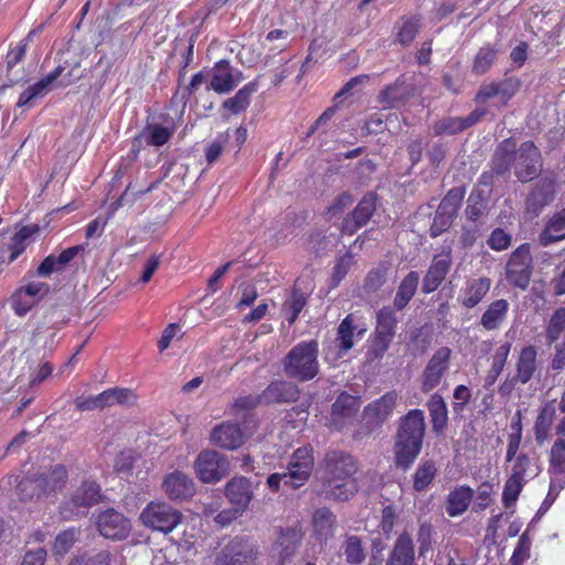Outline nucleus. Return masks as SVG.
I'll return each instance as SVG.
<instances>
[{
    "instance_id": "obj_1",
    "label": "nucleus",
    "mask_w": 565,
    "mask_h": 565,
    "mask_svg": "<svg viewBox=\"0 0 565 565\" xmlns=\"http://www.w3.org/2000/svg\"><path fill=\"white\" fill-rule=\"evenodd\" d=\"M359 466L355 458L342 450H330L320 466L324 492L335 500H348L356 492L354 475Z\"/></svg>"
},
{
    "instance_id": "obj_2",
    "label": "nucleus",
    "mask_w": 565,
    "mask_h": 565,
    "mask_svg": "<svg viewBox=\"0 0 565 565\" xmlns=\"http://www.w3.org/2000/svg\"><path fill=\"white\" fill-rule=\"evenodd\" d=\"M425 434L424 412L413 409L402 419L394 446L395 462L408 469L419 455Z\"/></svg>"
},
{
    "instance_id": "obj_3",
    "label": "nucleus",
    "mask_w": 565,
    "mask_h": 565,
    "mask_svg": "<svg viewBox=\"0 0 565 565\" xmlns=\"http://www.w3.org/2000/svg\"><path fill=\"white\" fill-rule=\"evenodd\" d=\"M511 142L503 141L495 152V170L498 173L508 171L513 162L515 175L521 182L534 179L541 171V152L533 142H523L513 154L510 152Z\"/></svg>"
},
{
    "instance_id": "obj_4",
    "label": "nucleus",
    "mask_w": 565,
    "mask_h": 565,
    "mask_svg": "<svg viewBox=\"0 0 565 565\" xmlns=\"http://www.w3.org/2000/svg\"><path fill=\"white\" fill-rule=\"evenodd\" d=\"M318 351L316 341L298 343L285 358L286 374L298 381L313 379L319 372Z\"/></svg>"
},
{
    "instance_id": "obj_5",
    "label": "nucleus",
    "mask_w": 565,
    "mask_h": 565,
    "mask_svg": "<svg viewBox=\"0 0 565 565\" xmlns=\"http://www.w3.org/2000/svg\"><path fill=\"white\" fill-rule=\"evenodd\" d=\"M181 519V513L164 502H150L140 514L145 526L163 533L172 532Z\"/></svg>"
},
{
    "instance_id": "obj_6",
    "label": "nucleus",
    "mask_w": 565,
    "mask_h": 565,
    "mask_svg": "<svg viewBox=\"0 0 565 565\" xmlns=\"http://www.w3.org/2000/svg\"><path fill=\"white\" fill-rule=\"evenodd\" d=\"M99 499V486L94 481H84L73 491L70 499L62 504V514L66 519L83 515L86 513L88 508L98 503Z\"/></svg>"
},
{
    "instance_id": "obj_7",
    "label": "nucleus",
    "mask_w": 565,
    "mask_h": 565,
    "mask_svg": "<svg viewBox=\"0 0 565 565\" xmlns=\"http://www.w3.org/2000/svg\"><path fill=\"white\" fill-rule=\"evenodd\" d=\"M194 469L202 482L215 483L228 473L230 466L223 455L215 450H204L199 454Z\"/></svg>"
},
{
    "instance_id": "obj_8",
    "label": "nucleus",
    "mask_w": 565,
    "mask_h": 565,
    "mask_svg": "<svg viewBox=\"0 0 565 565\" xmlns=\"http://www.w3.org/2000/svg\"><path fill=\"white\" fill-rule=\"evenodd\" d=\"M532 275V256L529 244L520 245L507 264V279L515 287L525 289Z\"/></svg>"
},
{
    "instance_id": "obj_9",
    "label": "nucleus",
    "mask_w": 565,
    "mask_h": 565,
    "mask_svg": "<svg viewBox=\"0 0 565 565\" xmlns=\"http://www.w3.org/2000/svg\"><path fill=\"white\" fill-rule=\"evenodd\" d=\"M313 465V449L311 446H303L294 451L286 471L289 475V480L294 482V489L303 486L308 481Z\"/></svg>"
},
{
    "instance_id": "obj_10",
    "label": "nucleus",
    "mask_w": 565,
    "mask_h": 565,
    "mask_svg": "<svg viewBox=\"0 0 565 565\" xmlns=\"http://www.w3.org/2000/svg\"><path fill=\"white\" fill-rule=\"evenodd\" d=\"M451 350L447 347L438 349L429 359L422 376V388L424 392H430L436 388L444 374L449 367Z\"/></svg>"
},
{
    "instance_id": "obj_11",
    "label": "nucleus",
    "mask_w": 565,
    "mask_h": 565,
    "mask_svg": "<svg viewBox=\"0 0 565 565\" xmlns=\"http://www.w3.org/2000/svg\"><path fill=\"white\" fill-rule=\"evenodd\" d=\"M96 524L103 536L113 540L126 539L131 530L129 520L114 509L100 512Z\"/></svg>"
},
{
    "instance_id": "obj_12",
    "label": "nucleus",
    "mask_w": 565,
    "mask_h": 565,
    "mask_svg": "<svg viewBox=\"0 0 565 565\" xmlns=\"http://www.w3.org/2000/svg\"><path fill=\"white\" fill-rule=\"evenodd\" d=\"M451 264V249L449 247L445 248L440 254L434 256L423 280V291L425 294H430L440 286L449 273Z\"/></svg>"
},
{
    "instance_id": "obj_13",
    "label": "nucleus",
    "mask_w": 565,
    "mask_h": 565,
    "mask_svg": "<svg viewBox=\"0 0 565 565\" xmlns=\"http://www.w3.org/2000/svg\"><path fill=\"white\" fill-rule=\"evenodd\" d=\"M243 79L244 76L241 71L233 68L226 61H220L212 70L210 88L217 94H226Z\"/></svg>"
},
{
    "instance_id": "obj_14",
    "label": "nucleus",
    "mask_w": 565,
    "mask_h": 565,
    "mask_svg": "<svg viewBox=\"0 0 565 565\" xmlns=\"http://www.w3.org/2000/svg\"><path fill=\"white\" fill-rule=\"evenodd\" d=\"M375 210V195L369 193L362 198L352 214L348 215L342 223V231L352 235L364 226Z\"/></svg>"
},
{
    "instance_id": "obj_15",
    "label": "nucleus",
    "mask_w": 565,
    "mask_h": 565,
    "mask_svg": "<svg viewBox=\"0 0 565 565\" xmlns=\"http://www.w3.org/2000/svg\"><path fill=\"white\" fill-rule=\"evenodd\" d=\"M554 180L548 178L540 180L526 200V212L532 216H537L540 212L554 200Z\"/></svg>"
},
{
    "instance_id": "obj_16",
    "label": "nucleus",
    "mask_w": 565,
    "mask_h": 565,
    "mask_svg": "<svg viewBox=\"0 0 565 565\" xmlns=\"http://www.w3.org/2000/svg\"><path fill=\"white\" fill-rule=\"evenodd\" d=\"M162 489L171 500H184L195 492L193 480L181 471H173L166 476Z\"/></svg>"
},
{
    "instance_id": "obj_17",
    "label": "nucleus",
    "mask_w": 565,
    "mask_h": 565,
    "mask_svg": "<svg viewBox=\"0 0 565 565\" xmlns=\"http://www.w3.org/2000/svg\"><path fill=\"white\" fill-rule=\"evenodd\" d=\"M211 441L227 450H235L245 443V435L232 423H222L211 431Z\"/></svg>"
},
{
    "instance_id": "obj_18",
    "label": "nucleus",
    "mask_w": 565,
    "mask_h": 565,
    "mask_svg": "<svg viewBox=\"0 0 565 565\" xmlns=\"http://www.w3.org/2000/svg\"><path fill=\"white\" fill-rule=\"evenodd\" d=\"M254 553L242 541H232L217 555L215 565H253Z\"/></svg>"
},
{
    "instance_id": "obj_19",
    "label": "nucleus",
    "mask_w": 565,
    "mask_h": 565,
    "mask_svg": "<svg viewBox=\"0 0 565 565\" xmlns=\"http://www.w3.org/2000/svg\"><path fill=\"white\" fill-rule=\"evenodd\" d=\"M225 495L234 507L245 511L253 498L250 481L245 477L231 479L225 487Z\"/></svg>"
},
{
    "instance_id": "obj_20",
    "label": "nucleus",
    "mask_w": 565,
    "mask_h": 565,
    "mask_svg": "<svg viewBox=\"0 0 565 565\" xmlns=\"http://www.w3.org/2000/svg\"><path fill=\"white\" fill-rule=\"evenodd\" d=\"M63 68L61 66L53 70L51 73H49L44 78L40 79L35 84L29 86L19 97L18 106L19 107H31L33 106L34 102L39 98L44 97L52 84L60 77L62 74Z\"/></svg>"
},
{
    "instance_id": "obj_21",
    "label": "nucleus",
    "mask_w": 565,
    "mask_h": 565,
    "mask_svg": "<svg viewBox=\"0 0 565 565\" xmlns=\"http://www.w3.org/2000/svg\"><path fill=\"white\" fill-rule=\"evenodd\" d=\"M396 401L397 394L395 392L384 394L365 407L364 418L375 425L383 423L392 415Z\"/></svg>"
},
{
    "instance_id": "obj_22",
    "label": "nucleus",
    "mask_w": 565,
    "mask_h": 565,
    "mask_svg": "<svg viewBox=\"0 0 565 565\" xmlns=\"http://www.w3.org/2000/svg\"><path fill=\"white\" fill-rule=\"evenodd\" d=\"M365 331V328H358L353 315H348L338 327L337 342L340 353L350 351L354 345V337L361 339Z\"/></svg>"
},
{
    "instance_id": "obj_23",
    "label": "nucleus",
    "mask_w": 565,
    "mask_h": 565,
    "mask_svg": "<svg viewBox=\"0 0 565 565\" xmlns=\"http://www.w3.org/2000/svg\"><path fill=\"white\" fill-rule=\"evenodd\" d=\"M386 565H416L414 545L409 534L403 533L397 537Z\"/></svg>"
},
{
    "instance_id": "obj_24",
    "label": "nucleus",
    "mask_w": 565,
    "mask_h": 565,
    "mask_svg": "<svg viewBox=\"0 0 565 565\" xmlns=\"http://www.w3.org/2000/svg\"><path fill=\"white\" fill-rule=\"evenodd\" d=\"M537 351L533 345H526L521 349L516 364L515 379L522 384L527 383L536 371Z\"/></svg>"
},
{
    "instance_id": "obj_25",
    "label": "nucleus",
    "mask_w": 565,
    "mask_h": 565,
    "mask_svg": "<svg viewBox=\"0 0 565 565\" xmlns=\"http://www.w3.org/2000/svg\"><path fill=\"white\" fill-rule=\"evenodd\" d=\"M565 239V207L554 213L539 236L541 245L548 246Z\"/></svg>"
},
{
    "instance_id": "obj_26",
    "label": "nucleus",
    "mask_w": 565,
    "mask_h": 565,
    "mask_svg": "<svg viewBox=\"0 0 565 565\" xmlns=\"http://www.w3.org/2000/svg\"><path fill=\"white\" fill-rule=\"evenodd\" d=\"M491 287V280L486 277L475 278L467 281L462 290L461 303L466 308H473L488 294Z\"/></svg>"
},
{
    "instance_id": "obj_27",
    "label": "nucleus",
    "mask_w": 565,
    "mask_h": 565,
    "mask_svg": "<svg viewBox=\"0 0 565 565\" xmlns=\"http://www.w3.org/2000/svg\"><path fill=\"white\" fill-rule=\"evenodd\" d=\"M258 82L253 81L243 86L233 97L227 98L222 104V108L232 115L241 114L246 110L250 104V97L258 90Z\"/></svg>"
},
{
    "instance_id": "obj_28",
    "label": "nucleus",
    "mask_w": 565,
    "mask_h": 565,
    "mask_svg": "<svg viewBox=\"0 0 565 565\" xmlns=\"http://www.w3.org/2000/svg\"><path fill=\"white\" fill-rule=\"evenodd\" d=\"M509 308L510 305L505 299H499L491 302L481 316V326L488 331L500 328L507 318Z\"/></svg>"
},
{
    "instance_id": "obj_29",
    "label": "nucleus",
    "mask_w": 565,
    "mask_h": 565,
    "mask_svg": "<svg viewBox=\"0 0 565 565\" xmlns=\"http://www.w3.org/2000/svg\"><path fill=\"white\" fill-rule=\"evenodd\" d=\"M312 526L316 537L326 542L334 534L335 516L329 509L320 508L313 513Z\"/></svg>"
},
{
    "instance_id": "obj_30",
    "label": "nucleus",
    "mask_w": 565,
    "mask_h": 565,
    "mask_svg": "<svg viewBox=\"0 0 565 565\" xmlns=\"http://www.w3.org/2000/svg\"><path fill=\"white\" fill-rule=\"evenodd\" d=\"M473 491L469 487H458L447 497L446 512L449 516H458L465 513L471 502Z\"/></svg>"
},
{
    "instance_id": "obj_31",
    "label": "nucleus",
    "mask_w": 565,
    "mask_h": 565,
    "mask_svg": "<svg viewBox=\"0 0 565 565\" xmlns=\"http://www.w3.org/2000/svg\"><path fill=\"white\" fill-rule=\"evenodd\" d=\"M38 225H26L14 233L8 246L10 250V262L15 260L26 249V247L31 244L34 235L38 234Z\"/></svg>"
},
{
    "instance_id": "obj_32",
    "label": "nucleus",
    "mask_w": 565,
    "mask_h": 565,
    "mask_svg": "<svg viewBox=\"0 0 565 565\" xmlns=\"http://www.w3.org/2000/svg\"><path fill=\"white\" fill-rule=\"evenodd\" d=\"M36 477L39 478L43 494H47L64 487L67 472L62 465H55Z\"/></svg>"
},
{
    "instance_id": "obj_33",
    "label": "nucleus",
    "mask_w": 565,
    "mask_h": 565,
    "mask_svg": "<svg viewBox=\"0 0 565 565\" xmlns=\"http://www.w3.org/2000/svg\"><path fill=\"white\" fill-rule=\"evenodd\" d=\"M511 348H512L511 343L505 342L495 349V351L491 358V360H492L491 366H490L488 374L484 379L486 386L493 385L495 383V381L498 380V377L500 376V374L502 373L504 365L507 363L508 356L511 352Z\"/></svg>"
},
{
    "instance_id": "obj_34",
    "label": "nucleus",
    "mask_w": 565,
    "mask_h": 565,
    "mask_svg": "<svg viewBox=\"0 0 565 565\" xmlns=\"http://www.w3.org/2000/svg\"><path fill=\"white\" fill-rule=\"evenodd\" d=\"M173 129L158 124L148 125L139 136L141 142L147 146L161 147L169 141Z\"/></svg>"
},
{
    "instance_id": "obj_35",
    "label": "nucleus",
    "mask_w": 565,
    "mask_h": 565,
    "mask_svg": "<svg viewBox=\"0 0 565 565\" xmlns=\"http://www.w3.org/2000/svg\"><path fill=\"white\" fill-rule=\"evenodd\" d=\"M428 411L431 417V424L435 431H441L448 419V412L444 398L439 394H434L428 401Z\"/></svg>"
},
{
    "instance_id": "obj_36",
    "label": "nucleus",
    "mask_w": 565,
    "mask_h": 565,
    "mask_svg": "<svg viewBox=\"0 0 565 565\" xmlns=\"http://www.w3.org/2000/svg\"><path fill=\"white\" fill-rule=\"evenodd\" d=\"M97 399L100 401L103 408H105L116 404H132L135 402V394L129 388L114 387L99 393Z\"/></svg>"
},
{
    "instance_id": "obj_37",
    "label": "nucleus",
    "mask_w": 565,
    "mask_h": 565,
    "mask_svg": "<svg viewBox=\"0 0 565 565\" xmlns=\"http://www.w3.org/2000/svg\"><path fill=\"white\" fill-rule=\"evenodd\" d=\"M419 281V276L415 271H411L401 282L397 294L395 296L394 305L401 310L403 309L408 301L414 296L417 285Z\"/></svg>"
},
{
    "instance_id": "obj_38",
    "label": "nucleus",
    "mask_w": 565,
    "mask_h": 565,
    "mask_svg": "<svg viewBox=\"0 0 565 565\" xmlns=\"http://www.w3.org/2000/svg\"><path fill=\"white\" fill-rule=\"evenodd\" d=\"M552 476L565 479V443L555 439L550 450V468Z\"/></svg>"
},
{
    "instance_id": "obj_39",
    "label": "nucleus",
    "mask_w": 565,
    "mask_h": 565,
    "mask_svg": "<svg viewBox=\"0 0 565 565\" xmlns=\"http://www.w3.org/2000/svg\"><path fill=\"white\" fill-rule=\"evenodd\" d=\"M360 403L359 399L354 396H351L347 393H342L338 396L335 402L332 405V415L350 417L354 415L359 409Z\"/></svg>"
},
{
    "instance_id": "obj_40",
    "label": "nucleus",
    "mask_w": 565,
    "mask_h": 565,
    "mask_svg": "<svg viewBox=\"0 0 565 565\" xmlns=\"http://www.w3.org/2000/svg\"><path fill=\"white\" fill-rule=\"evenodd\" d=\"M342 551L349 564H361L365 559V553L358 536H348L342 544Z\"/></svg>"
},
{
    "instance_id": "obj_41",
    "label": "nucleus",
    "mask_w": 565,
    "mask_h": 565,
    "mask_svg": "<svg viewBox=\"0 0 565 565\" xmlns=\"http://www.w3.org/2000/svg\"><path fill=\"white\" fill-rule=\"evenodd\" d=\"M435 463L430 460L420 462L414 475V489L416 491L424 490L436 476Z\"/></svg>"
},
{
    "instance_id": "obj_42",
    "label": "nucleus",
    "mask_w": 565,
    "mask_h": 565,
    "mask_svg": "<svg viewBox=\"0 0 565 565\" xmlns=\"http://www.w3.org/2000/svg\"><path fill=\"white\" fill-rule=\"evenodd\" d=\"M306 305V298L299 290L294 289L290 298L282 305V311L289 323H294Z\"/></svg>"
},
{
    "instance_id": "obj_43",
    "label": "nucleus",
    "mask_w": 565,
    "mask_h": 565,
    "mask_svg": "<svg viewBox=\"0 0 565 565\" xmlns=\"http://www.w3.org/2000/svg\"><path fill=\"white\" fill-rule=\"evenodd\" d=\"M463 196L465 191L461 188L451 189L443 199L437 210L455 217L461 205Z\"/></svg>"
},
{
    "instance_id": "obj_44",
    "label": "nucleus",
    "mask_w": 565,
    "mask_h": 565,
    "mask_svg": "<svg viewBox=\"0 0 565 565\" xmlns=\"http://www.w3.org/2000/svg\"><path fill=\"white\" fill-rule=\"evenodd\" d=\"M565 329V308H558L552 315L546 327V340L550 343L558 340L561 333Z\"/></svg>"
},
{
    "instance_id": "obj_45",
    "label": "nucleus",
    "mask_w": 565,
    "mask_h": 565,
    "mask_svg": "<svg viewBox=\"0 0 565 565\" xmlns=\"http://www.w3.org/2000/svg\"><path fill=\"white\" fill-rule=\"evenodd\" d=\"M18 492L24 501L44 495L36 476L23 478L18 484Z\"/></svg>"
},
{
    "instance_id": "obj_46",
    "label": "nucleus",
    "mask_w": 565,
    "mask_h": 565,
    "mask_svg": "<svg viewBox=\"0 0 565 565\" xmlns=\"http://www.w3.org/2000/svg\"><path fill=\"white\" fill-rule=\"evenodd\" d=\"M395 327L396 318L391 309L384 308L377 312L375 333L393 338Z\"/></svg>"
},
{
    "instance_id": "obj_47",
    "label": "nucleus",
    "mask_w": 565,
    "mask_h": 565,
    "mask_svg": "<svg viewBox=\"0 0 565 565\" xmlns=\"http://www.w3.org/2000/svg\"><path fill=\"white\" fill-rule=\"evenodd\" d=\"M466 129L462 117L443 118L434 125V132L440 135H456Z\"/></svg>"
},
{
    "instance_id": "obj_48",
    "label": "nucleus",
    "mask_w": 565,
    "mask_h": 565,
    "mask_svg": "<svg viewBox=\"0 0 565 565\" xmlns=\"http://www.w3.org/2000/svg\"><path fill=\"white\" fill-rule=\"evenodd\" d=\"M78 539V531L76 529H68L63 532H61L53 544V552L56 555H64L66 554L73 544Z\"/></svg>"
},
{
    "instance_id": "obj_49",
    "label": "nucleus",
    "mask_w": 565,
    "mask_h": 565,
    "mask_svg": "<svg viewBox=\"0 0 565 565\" xmlns=\"http://www.w3.org/2000/svg\"><path fill=\"white\" fill-rule=\"evenodd\" d=\"M494 58L495 51L492 47H481L475 57L472 72L478 75L484 74L492 65Z\"/></svg>"
},
{
    "instance_id": "obj_50",
    "label": "nucleus",
    "mask_w": 565,
    "mask_h": 565,
    "mask_svg": "<svg viewBox=\"0 0 565 565\" xmlns=\"http://www.w3.org/2000/svg\"><path fill=\"white\" fill-rule=\"evenodd\" d=\"M524 482V479H519L512 476L509 477L504 484L502 493V499L507 507L513 504L516 501Z\"/></svg>"
},
{
    "instance_id": "obj_51",
    "label": "nucleus",
    "mask_w": 565,
    "mask_h": 565,
    "mask_svg": "<svg viewBox=\"0 0 565 565\" xmlns=\"http://www.w3.org/2000/svg\"><path fill=\"white\" fill-rule=\"evenodd\" d=\"M419 29L418 20L409 19L406 20L401 30L398 31L397 39L403 45H407L413 42Z\"/></svg>"
},
{
    "instance_id": "obj_52",
    "label": "nucleus",
    "mask_w": 565,
    "mask_h": 565,
    "mask_svg": "<svg viewBox=\"0 0 565 565\" xmlns=\"http://www.w3.org/2000/svg\"><path fill=\"white\" fill-rule=\"evenodd\" d=\"M487 243L493 250H504L511 245V236L502 228H495L490 234Z\"/></svg>"
},
{
    "instance_id": "obj_53",
    "label": "nucleus",
    "mask_w": 565,
    "mask_h": 565,
    "mask_svg": "<svg viewBox=\"0 0 565 565\" xmlns=\"http://www.w3.org/2000/svg\"><path fill=\"white\" fill-rule=\"evenodd\" d=\"M431 533L433 527L430 524H420L417 533V542L419 544L418 553L420 556H425V554L431 548Z\"/></svg>"
},
{
    "instance_id": "obj_54",
    "label": "nucleus",
    "mask_w": 565,
    "mask_h": 565,
    "mask_svg": "<svg viewBox=\"0 0 565 565\" xmlns=\"http://www.w3.org/2000/svg\"><path fill=\"white\" fill-rule=\"evenodd\" d=\"M454 218V216L446 213H441L440 211L437 210L433 224L430 226V235L433 237H436L444 233L451 225Z\"/></svg>"
},
{
    "instance_id": "obj_55",
    "label": "nucleus",
    "mask_w": 565,
    "mask_h": 565,
    "mask_svg": "<svg viewBox=\"0 0 565 565\" xmlns=\"http://www.w3.org/2000/svg\"><path fill=\"white\" fill-rule=\"evenodd\" d=\"M34 305V300L28 299L22 291L17 290L11 297V307L18 316H24Z\"/></svg>"
},
{
    "instance_id": "obj_56",
    "label": "nucleus",
    "mask_w": 565,
    "mask_h": 565,
    "mask_svg": "<svg viewBox=\"0 0 565 565\" xmlns=\"http://www.w3.org/2000/svg\"><path fill=\"white\" fill-rule=\"evenodd\" d=\"M259 399L258 397L244 396L237 398L233 404V412L236 417H246V412L253 409Z\"/></svg>"
},
{
    "instance_id": "obj_57",
    "label": "nucleus",
    "mask_w": 565,
    "mask_h": 565,
    "mask_svg": "<svg viewBox=\"0 0 565 565\" xmlns=\"http://www.w3.org/2000/svg\"><path fill=\"white\" fill-rule=\"evenodd\" d=\"M352 264L353 256L351 254H345L338 260L332 274V279L334 280L335 285H338L347 276Z\"/></svg>"
},
{
    "instance_id": "obj_58",
    "label": "nucleus",
    "mask_w": 565,
    "mask_h": 565,
    "mask_svg": "<svg viewBox=\"0 0 565 565\" xmlns=\"http://www.w3.org/2000/svg\"><path fill=\"white\" fill-rule=\"evenodd\" d=\"M70 565H110V555L103 551L90 557L76 558Z\"/></svg>"
},
{
    "instance_id": "obj_59",
    "label": "nucleus",
    "mask_w": 565,
    "mask_h": 565,
    "mask_svg": "<svg viewBox=\"0 0 565 565\" xmlns=\"http://www.w3.org/2000/svg\"><path fill=\"white\" fill-rule=\"evenodd\" d=\"M280 484L284 487H289L294 489V482L289 480V475L284 471L280 473H271L267 478V486L270 490L277 492L280 490Z\"/></svg>"
},
{
    "instance_id": "obj_60",
    "label": "nucleus",
    "mask_w": 565,
    "mask_h": 565,
    "mask_svg": "<svg viewBox=\"0 0 565 565\" xmlns=\"http://www.w3.org/2000/svg\"><path fill=\"white\" fill-rule=\"evenodd\" d=\"M353 203V198L348 193H342L335 200L328 209V214L332 216H337L341 212H343L349 205Z\"/></svg>"
},
{
    "instance_id": "obj_61",
    "label": "nucleus",
    "mask_w": 565,
    "mask_h": 565,
    "mask_svg": "<svg viewBox=\"0 0 565 565\" xmlns=\"http://www.w3.org/2000/svg\"><path fill=\"white\" fill-rule=\"evenodd\" d=\"M392 339L393 338L391 337L375 333L370 349V352L374 355V358H380L384 354V352L388 349Z\"/></svg>"
},
{
    "instance_id": "obj_62",
    "label": "nucleus",
    "mask_w": 565,
    "mask_h": 565,
    "mask_svg": "<svg viewBox=\"0 0 565 565\" xmlns=\"http://www.w3.org/2000/svg\"><path fill=\"white\" fill-rule=\"evenodd\" d=\"M530 467V458L521 454L515 457V460L511 467V475L512 477L524 479V476Z\"/></svg>"
},
{
    "instance_id": "obj_63",
    "label": "nucleus",
    "mask_w": 565,
    "mask_h": 565,
    "mask_svg": "<svg viewBox=\"0 0 565 565\" xmlns=\"http://www.w3.org/2000/svg\"><path fill=\"white\" fill-rule=\"evenodd\" d=\"M495 87L498 90V96H500L504 102H507L516 93L519 85L513 79H507L503 82L495 83Z\"/></svg>"
},
{
    "instance_id": "obj_64",
    "label": "nucleus",
    "mask_w": 565,
    "mask_h": 565,
    "mask_svg": "<svg viewBox=\"0 0 565 565\" xmlns=\"http://www.w3.org/2000/svg\"><path fill=\"white\" fill-rule=\"evenodd\" d=\"M398 89L399 87L397 85H393L381 93V103L384 105V107L392 108L397 105L401 98Z\"/></svg>"
}]
</instances>
